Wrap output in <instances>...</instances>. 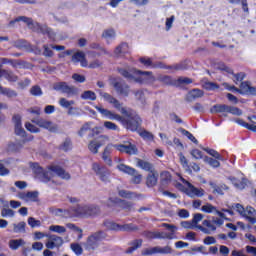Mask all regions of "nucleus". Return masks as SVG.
<instances>
[{
    "label": "nucleus",
    "instance_id": "11",
    "mask_svg": "<svg viewBox=\"0 0 256 256\" xmlns=\"http://www.w3.org/2000/svg\"><path fill=\"white\" fill-rule=\"evenodd\" d=\"M38 127L46 129L50 133H59V126L49 120L38 119L33 121Z\"/></svg>",
    "mask_w": 256,
    "mask_h": 256
},
{
    "label": "nucleus",
    "instance_id": "17",
    "mask_svg": "<svg viewBox=\"0 0 256 256\" xmlns=\"http://www.w3.org/2000/svg\"><path fill=\"white\" fill-rule=\"evenodd\" d=\"M63 245V238L57 235H51L46 242L47 249H55V247H61Z\"/></svg>",
    "mask_w": 256,
    "mask_h": 256
},
{
    "label": "nucleus",
    "instance_id": "15",
    "mask_svg": "<svg viewBox=\"0 0 256 256\" xmlns=\"http://www.w3.org/2000/svg\"><path fill=\"white\" fill-rule=\"evenodd\" d=\"M156 253H160L161 255H171V253H173V249H171L170 246H156L143 251V255H155Z\"/></svg>",
    "mask_w": 256,
    "mask_h": 256
},
{
    "label": "nucleus",
    "instance_id": "14",
    "mask_svg": "<svg viewBox=\"0 0 256 256\" xmlns=\"http://www.w3.org/2000/svg\"><path fill=\"white\" fill-rule=\"evenodd\" d=\"M180 181L182 182H176V187L182 192L186 193H199V190L195 188L189 181L185 180V178L180 177Z\"/></svg>",
    "mask_w": 256,
    "mask_h": 256
},
{
    "label": "nucleus",
    "instance_id": "40",
    "mask_svg": "<svg viewBox=\"0 0 256 256\" xmlns=\"http://www.w3.org/2000/svg\"><path fill=\"white\" fill-rule=\"evenodd\" d=\"M102 37L104 39H115V37H116L115 30H113V29L104 30L102 33Z\"/></svg>",
    "mask_w": 256,
    "mask_h": 256
},
{
    "label": "nucleus",
    "instance_id": "59",
    "mask_svg": "<svg viewBox=\"0 0 256 256\" xmlns=\"http://www.w3.org/2000/svg\"><path fill=\"white\" fill-rule=\"evenodd\" d=\"M72 144L71 141L69 139H66L61 145H60V149L62 151H69V149H71Z\"/></svg>",
    "mask_w": 256,
    "mask_h": 256
},
{
    "label": "nucleus",
    "instance_id": "57",
    "mask_svg": "<svg viewBox=\"0 0 256 256\" xmlns=\"http://www.w3.org/2000/svg\"><path fill=\"white\" fill-rule=\"evenodd\" d=\"M201 211H203L204 213H214V211H216V208L211 204H206L202 206Z\"/></svg>",
    "mask_w": 256,
    "mask_h": 256
},
{
    "label": "nucleus",
    "instance_id": "36",
    "mask_svg": "<svg viewBox=\"0 0 256 256\" xmlns=\"http://www.w3.org/2000/svg\"><path fill=\"white\" fill-rule=\"evenodd\" d=\"M141 245H143V240H141V239L134 240L131 243L130 248L126 251V253H132L133 251H137V249H139L141 247Z\"/></svg>",
    "mask_w": 256,
    "mask_h": 256
},
{
    "label": "nucleus",
    "instance_id": "25",
    "mask_svg": "<svg viewBox=\"0 0 256 256\" xmlns=\"http://www.w3.org/2000/svg\"><path fill=\"white\" fill-rule=\"evenodd\" d=\"M228 109L229 105L216 104L210 109V111L211 113H228Z\"/></svg>",
    "mask_w": 256,
    "mask_h": 256
},
{
    "label": "nucleus",
    "instance_id": "30",
    "mask_svg": "<svg viewBox=\"0 0 256 256\" xmlns=\"http://www.w3.org/2000/svg\"><path fill=\"white\" fill-rule=\"evenodd\" d=\"M81 99H84V101H95L97 99V94L91 90H87L81 94Z\"/></svg>",
    "mask_w": 256,
    "mask_h": 256
},
{
    "label": "nucleus",
    "instance_id": "63",
    "mask_svg": "<svg viewBox=\"0 0 256 256\" xmlns=\"http://www.w3.org/2000/svg\"><path fill=\"white\" fill-rule=\"evenodd\" d=\"M28 225H30V227H39L41 226V221L36 220L33 217L28 218Z\"/></svg>",
    "mask_w": 256,
    "mask_h": 256
},
{
    "label": "nucleus",
    "instance_id": "24",
    "mask_svg": "<svg viewBox=\"0 0 256 256\" xmlns=\"http://www.w3.org/2000/svg\"><path fill=\"white\" fill-rule=\"evenodd\" d=\"M201 97H203V91L200 89H194L188 93L187 100L195 101V99H199Z\"/></svg>",
    "mask_w": 256,
    "mask_h": 256
},
{
    "label": "nucleus",
    "instance_id": "27",
    "mask_svg": "<svg viewBox=\"0 0 256 256\" xmlns=\"http://www.w3.org/2000/svg\"><path fill=\"white\" fill-rule=\"evenodd\" d=\"M103 225L108 231H121V224H117L113 221H105Z\"/></svg>",
    "mask_w": 256,
    "mask_h": 256
},
{
    "label": "nucleus",
    "instance_id": "12",
    "mask_svg": "<svg viewBox=\"0 0 256 256\" xmlns=\"http://www.w3.org/2000/svg\"><path fill=\"white\" fill-rule=\"evenodd\" d=\"M114 149L120 151V153H127V155H137L138 150L135 144L131 142H126L124 144H116L114 145Z\"/></svg>",
    "mask_w": 256,
    "mask_h": 256
},
{
    "label": "nucleus",
    "instance_id": "39",
    "mask_svg": "<svg viewBox=\"0 0 256 256\" xmlns=\"http://www.w3.org/2000/svg\"><path fill=\"white\" fill-rule=\"evenodd\" d=\"M180 133H182V135H184L185 137H187V139L192 141V143H195L196 145L197 143H199V141H197V138H195V136H193V134H191L189 131L181 128Z\"/></svg>",
    "mask_w": 256,
    "mask_h": 256
},
{
    "label": "nucleus",
    "instance_id": "54",
    "mask_svg": "<svg viewBox=\"0 0 256 256\" xmlns=\"http://www.w3.org/2000/svg\"><path fill=\"white\" fill-rule=\"evenodd\" d=\"M71 249H72V251L75 252L76 255H82L83 254V248L81 247V245H79L77 243L71 244Z\"/></svg>",
    "mask_w": 256,
    "mask_h": 256
},
{
    "label": "nucleus",
    "instance_id": "38",
    "mask_svg": "<svg viewBox=\"0 0 256 256\" xmlns=\"http://www.w3.org/2000/svg\"><path fill=\"white\" fill-rule=\"evenodd\" d=\"M204 162L208 163V165H210V167H220L221 163L219 162V159H213L211 157H204Z\"/></svg>",
    "mask_w": 256,
    "mask_h": 256
},
{
    "label": "nucleus",
    "instance_id": "10",
    "mask_svg": "<svg viewBox=\"0 0 256 256\" xmlns=\"http://www.w3.org/2000/svg\"><path fill=\"white\" fill-rule=\"evenodd\" d=\"M52 87L54 91H59L60 93H65L66 95H75L77 93L75 86H69L67 82H56Z\"/></svg>",
    "mask_w": 256,
    "mask_h": 256
},
{
    "label": "nucleus",
    "instance_id": "61",
    "mask_svg": "<svg viewBox=\"0 0 256 256\" xmlns=\"http://www.w3.org/2000/svg\"><path fill=\"white\" fill-rule=\"evenodd\" d=\"M72 79L74 81H76V83H85V81H86L85 76H83L81 74H73Z\"/></svg>",
    "mask_w": 256,
    "mask_h": 256
},
{
    "label": "nucleus",
    "instance_id": "48",
    "mask_svg": "<svg viewBox=\"0 0 256 256\" xmlns=\"http://www.w3.org/2000/svg\"><path fill=\"white\" fill-rule=\"evenodd\" d=\"M171 181V173L169 172H162L161 173V183L162 185H167Z\"/></svg>",
    "mask_w": 256,
    "mask_h": 256
},
{
    "label": "nucleus",
    "instance_id": "16",
    "mask_svg": "<svg viewBox=\"0 0 256 256\" xmlns=\"http://www.w3.org/2000/svg\"><path fill=\"white\" fill-rule=\"evenodd\" d=\"M113 87L118 95H122L123 97H129V93L131 90L125 82H114Z\"/></svg>",
    "mask_w": 256,
    "mask_h": 256
},
{
    "label": "nucleus",
    "instance_id": "18",
    "mask_svg": "<svg viewBox=\"0 0 256 256\" xmlns=\"http://www.w3.org/2000/svg\"><path fill=\"white\" fill-rule=\"evenodd\" d=\"M72 63H80L81 67H87L89 62L85 58V52L78 51L72 56Z\"/></svg>",
    "mask_w": 256,
    "mask_h": 256
},
{
    "label": "nucleus",
    "instance_id": "34",
    "mask_svg": "<svg viewBox=\"0 0 256 256\" xmlns=\"http://www.w3.org/2000/svg\"><path fill=\"white\" fill-rule=\"evenodd\" d=\"M138 167H140V169H143L144 171H154L151 170L153 169V166L151 165V163L145 161V160H138L137 162Z\"/></svg>",
    "mask_w": 256,
    "mask_h": 256
},
{
    "label": "nucleus",
    "instance_id": "5",
    "mask_svg": "<svg viewBox=\"0 0 256 256\" xmlns=\"http://www.w3.org/2000/svg\"><path fill=\"white\" fill-rule=\"evenodd\" d=\"M101 213V210L97 206H78L75 209V215L76 217H82V218H87V217H97Z\"/></svg>",
    "mask_w": 256,
    "mask_h": 256
},
{
    "label": "nucleus",
    "instance_id": "49",
    "mask_svg": "<svg viewBox=\"0 0 256 256\" xmlns=\"http://www.w3.org/2000/svg\"><path fill=\"white\" fill-rule=\"evenodd\" d=\"M3 77H5V79H7V81H11L13 83H15V81H17V76H15V74H13V72L3 71Z\"/></svg>",
    "mask_w": 256,
    "mask_h": 256
},
{
    "label": "nucleus",
    "instance_id": "23",
    "mask_svg": "<svg viewBox=\"0 0 256 256\" xmlns=\"http://www.w3.org/2000/svg\"><path fill=\"white\" fill-rule=\"evenodd\" d=\"M128 49L129 45H127V43H122L116 47L114 55H116V57H123V55L127 53Z\"/></svg>",
    "mask_w": 256,
    "mask_h": 256
},
{
    "label": "nucleus",
    "instance_id": "43",
    "mask_svg": "<svg viewBox=\"0 0 256 256\" xmlns=\"http://www.w3.org/2000/svg\"><path fill=\"white\" fill-rule=\"evenodd\" d=\"M157 81H160V83H163L164 85H171L173 83L171 77L166 75H159Z\"/></svg>",
    "mask_w": 256,
    "mask_h": 256
},
{
    "label": "nucleus",
    "instance_id": "13",
    "mask_svg": "<svg viewBox=\"0 0 256 256\" xmlns=\"http://www.w3.org/2000/svg\"><path fill=\"white\" fill-rule=\"evenodd\" d=\"M101 241V233H95L88 237L84 246L86 247L87 251H95L99 246V242Z\"/></svg>",
    "mask_w": 256,
    "mask_h": 256
},
{
    "label": "nucleus",
    "instance_id": "19",
    "mask_svg": "<svg viewBox=\"0 0 256 256\" xmlns=\"http://www.w3.org/2000/svg\"><path fill=\"white\" fill-rule=\"evenodd\" d=\"M242 217H245L249 223L252 225L256 224V210L255 208L248 206L244 210V214Z\"/></svg>",
    "mask_w": 256,
    "mask_h": 256
},
{
    "label": "nucleus",
    "instance_id": "8",
    "mask_svg": "<svg viewBox=\"0 0 256 256\" xmlns=\"http://www.w3.org/2000/svg\"><path fill=\"white\" fill-rule=\"evenodd\" d=\"M134 75H137V81L139 83H155L157 81V78L153 75V72L151 71H141L137 69L132 70Z\"/></svg>",
    "mask_w": 256,
    "mask_h": 256
},
{
    "label": "nucleus",
    "instance_id": "42",
    "mask_svg": "<svg viewBox=\"0 0 256 256\" xmlns=\"http://www.w3.org/2000/svg\"><path fill=\"white\" fill-rule=\"evenodd\" d=\"M233 185L236 187V189H245L247 185V179H242V181L239 183L237 179L232 178L231 179Z\"/></svg>",
    "mask_w": 256,
    "mask_h": 256
},
{
    "label": "nucleus",
    "instance_id": "7",
    "mask_svg": "<svg viewBox=\"0 0 256 256\" xmlns=\"http://www.w3.org/2000/svg\"><path fill=\"white\" fill-rule=\"evenodd\" d=\"M117 169L119 171H122V173H126L127 175H130L131 179L130 181L132 183H135L136 185H139L141 181H143V175H141L135 168H131L125 164H119L117 166Z\"/></svg>",
    "mask_w": 256,
    "mask_h": 256
},
{
    "label": "nucleus",
    "instance_id": "55",
    "mask_svg": "<svg viewBox=\"0 0 256 256\" xmlns=\"http://www.w3.org/2000/svg\"><path fill=\"white\" fill-rule=\"evenodd\" d=\"M25 127L27 129V131H30V133H39V128L33 124H31V122H26Z\"/></svg>",
    "mask_w": 256,
    "mask_h": 256
},
{
    "label": "nucleus",
    "instance_id": "64",
    "mask_svg": "<svg viewBox=\"0 0 256 256\" xmlns=\"http://www.w3.org/2000/svg\"><path fill=\"white\" fill-rule=\"evenodd\" d=\"M205 89H208L209 91H213L215 89L219 88V85L215 82H206L204 85Z\"/></svg>",
    "mask_w": 256,
    "mask_h": 256
},
{
    "label": "nucleus",
    "instance_id": "3",
    "mask_svg": "<svg viewBox=\"0 0 256 256\" xmlns=\"http://www.w3.org/2000/svg\"><path fill=\"white\" fill-rule=\"evenodd\" d=\"M19 21L26 23V25H28L29 29H32V31H36L37 33H47L50 39H55V32H53V30L47 26H41L39 23L33 22L31 18H27L25 16H20L15 20L10 21L8 27H15V24L19 23Z\"/></svg>",
    "mask_w": 256,
    "mask_h": 256
},
{
    "label": "nucleus",
    "instance_id": "9",
    "mask_svg": "<svg viewBox=\"0 0 256 256\" xmlns=\"http://www.w3.org/2000/svg\"><path fill=\"white\" fill-rule=\"evenodd\" d=\"M106 143H109V136L102 135L90 141L88 144V149L91 151V153L96 155V153H99L100 147H103V145H106Z\"/></svg>",
    "mask_w": 256,
    "mask_h": 256
},
{
    "label": "nucleus",
    "instance_id": "6",
    "mask_svg": "<svg viewBox=\"0 0 256 256\" xmlns=\"http://www.w3.org/2000/svg\"><path fill=\"white\" fill-rule=\"evenodd\" d=\"M92 171L95 173L98 179L102 181V183H109L111 181L109 179L111 173L105 166L101 165L100 163H92Z\"/></svg>",
    "mask_w": 256,
    "mask_h": 256
},
{
    "label": "nucleus",
    "instance_id": "46",
    "mask_svg": "<svg viewBox=\"0 0 256 256\" xmlns=\"http://www.w3.org/2000/svg\"><path fill=\"white\" fill-rule=\"evenodd\" d=\"M204 217L205 216L201 213L194 214L192 223H194L196 229H197V227H199V225H197V224L201 223V221H203Z\"/></svg>",
    "mask_w": 256,
    "mask_h": 256
},
{
    "label": "nucleus",
    "instance_id": "4",
    "mask_svg": "<svg viewBox=\"0 0 256 256\" xmlns=\"http://www.w3.org/2000/svg\"><path fill=\"white\" fill-rule=\"evenodd\" d=\"M162 227H165L169 232H144V237H147V239H168L170 241L177 239V236L175 235V233H177V226L163 223Z\"/></svg>",
    "mask_w": 256,
    "mask_h": 256
},
{
    "label": "nucleus",
    "instance_id": "56",
    "mask_svg": "<svg viewBox=\"0 0 256 256\" xmlns=\"http://www.w3.org/2000/svg\"><path fill=\"white\" fill-rule=\"evenodd\" d=\"M31 95H34L35 97H40V95H43V91H41V87L34 86L30 89Z\"/></svg>",
    "mask_w": 256,
    "mask_h": 256
},
{
    "label": "nucleus",
    "instance_id": "52",
    "mask_svg": "<svg viewBox=\"0 0 256 256\" xmlns=\"http://www.w3.org/2000/svg\"><path fill=\"white\" fill-rule=\"evenodd\" d=\"M137 226L133 224L120 225V231H137Z\"/></svg>",
    "mask_w": 256,
    "mask_h": 256
},
{
    "label": "nucleus",
    "instance_id": "35",
    "mask_svg": "<svg viewBox=\"0 0 256 256\" xmlns=\"http://www.w3.org/2000/svg\"><path fill=\"white\" fill-rule=\"evenodd\" d=\"M54 214L57 215L58 217H65L66 219L69 217H73L71 211L65 209H56L54 211Z\"/></svg>",
    "mask_w": 256,
    "mask_h": 256
},
{
    "label": "nucleus",
    "instance_id": "47",
    "mask_svg": "<svg viewBox=\"0 0 256 256\" xmlns=\"http://www.w3.org/2000/svg\"><path fill=\"white\" fill-rule=\"evenodd\" d=\"M104 127L108 129L109 131H119V126L117 124L111 122V121H105Z\"/></svg>",
    "mask_w": 256,
    "mask_h": 256
},
{
    "label": "nucleus",
    "instance_id": "21",
    "mask_svg": "<svg viewBox=\"0 0 256 256\" xmlns=\"http://www.w3.org/2000/svg\"><path fill=\"white\" fill-rule=\"evenodd\" d=\"M14 125H15V133L16 135H19V137H25V129H23V126L21 125V116L15 115L13 117Z\"/></svg>",
    "mask_w": 256,
    "mask_h": 256
},
{
    "label": "nucleus",
    "instance_id": "44",
    "mask_svg": "<svg viewBox=\"0 0 256 256\" xmlns=\"http://www.w3.org/2000/svg\"><path fill=\"white\" fill-rule=\"evenodd\" d=\"M14 233H24L25 232V222H20L18 224H13Z\"/></svg>",
    "mask_w": 256,
    "mask_h": 256
},
{
    "label": "nucleus",
    "instance_id": "31",
    "mask_svg": "<svg viewBox=\"0 0 256 256\" xmlns=\"http://www.w3.org/2000/svg\"><path fill=\"white\" fill-rule=\"evenodd\" d=\"M60 107H63V109H70L75 105V100H67L66 98H60L58 101Z\"/></svg>",
    "mask_w": 256,
    "mask_h": 256
},
{
    "label": "nucleus",
    "instance_id": "62",
    "mask_svg": "<svg viewBox=\"0 0 256 256\" xmlns=\"http://www.w3.org/2000/svg\"><path fill=\"white\" fill-rule=\"evenodd\" d=\"M181 227H184V229H195L196 228L193 221H183V222H181Z\"/></svg>",
    "mask_w": 256,
    "mask_h": 256
},
{
    "label": "nucleus",
    "instance_id": "37",
    "mask_svg": "<svg viewBox=\"0 0 256 256\" xmlns=\"http://www.w3.org/2000/svg\"><path fill=\"white\" fill-rule=\"evenodd\" d=\"M49 231H52L53 233H58L59 235H63V233H67V229L64 226H59V225H51L49 227Z\"/></svg>",
    "mask_w": 256,
    "mask_h": 256
},
{
    "label": "nucleus",
    "instance_id": "2",
    "mask_svg": "<svg viewBox=\"0 0 256 256\" xmlns=\"http://www.w3.org/2000/svg\"><path fill=\"white\" fill-rule=\"evenodd\" d=\"M30 167L32 168L33 173H35L43 183H49V181L55 183L57 177L66 180L71 179V175L61 168V166H50L45 171L39 166V163H30Z\"/></svg>",
    "mask_w": 256,
    "mask_h": 256
},
{
    "label": "nucleus",
    "instance_id": "50",
    "mask_svg": "<svg viewBox=\"0 0 256 256\" xmlns=\"http://www.w3.org/2000/svg\"><path fill=\"white\" fill-rule=\"evenodd\" d=\"M179 159L183 169H185V171H191L189 169V161H187V158L184 155L179 154Z\"/></svg>",
    "mask_w": 256,
    "mask_h": 256
},
{
    "label": "nucleus",
    "instance_id": "22",
    "mask_svg": "<svg viewBox=\"0 0 256 256\" xmlns=\"http://www.w3.org/2000/svg\"><path fill=\"white\" fill-rule=\"evenodd\" d=\"M19 199L25 201V203H33L39 201V195L37 193H20L18 194Z\"/></svg>",
    "mask_w": 256,
    "mask_h": 256
},
{
    "label": "nucleus",
    "instance_id": "45",
    "mask_svg": "<svg viewBox=\"0 0 256 256\" xmlns=\"http://www.w3.org/2000/svg\"><path fill=\"white\" fill-rule=\"evenodd\" d=\"M87 67L89 69H101V67H103V62L100 60H93L87 65Z\"/></svg>",
    "mask_w": 256,
    "mask_h": 256
},
{
    "label": "nucleus",
    "instance_id": "28",
    "mask_svg": "<svg viewBox=\"0 0 256 256\" xmlns=\"http://www.w3.org/2000/svg\"><path fill=\"white\" fill-rule=\"evenodd\" d=\"M209 186L213 189V193H223V191H229V188L225 184L217 185L210 182Z\"/></svg>",
    "mask_w": 256,
    "mask_h": 256
},
{
    "label": "nucleus",
    "instance_id": "26",
    "mask_svg": "<svg viewBox=\"0 0 256 256\" xmlns=\"http://www.w3.org/2000/svg\"><path fill=\"white\" fill-rule=\"evenodd\" d=\"M22 245H25V241H23V239H12L8 242V246L10 249H12V251H17V249H19V247Z\"/></svg>",
    "mask_w": 256,
    "mask_h": 256
},
{
    "label": "nucleus",
    "instance_id": "20",
    "mask_svg": "<svg viewBox=\"0 0 256 256\" xmlns=\"http://www.w3.org/2000/svg\"><path fill=\"white\" fill-rule=\"evenodd\" d=\"M159 179V173L153 170L150 171L146 177V186L147 187H155L157 185V181Z\"/></svg>",
    "mask_w": 256,
    "mask_h": 256
},
{
    "label": "nucleus",
    "instance_id": "51",
    "mask_svg": "<svg viewBox=\"0 0 256 256\" xmlns=\"http://www.w3.org/2000/svg\"><path fill=\"white\" fill-rule=\"evenodd\" d=\"M228 113H231V115H237L238 117L243 115V111L235 106H228Z\"/></svg>",
    "mask_w": 256,
    "mask_h": 256
},
{
    "label": "nucleus",
    "instance_id": "29",
    "mask_svg": "<svg viewBox=\"0 0 256 256\" xmlns=\"http://www.w3.org/2000/svg\"><path fill=\"white\" fill-rule=\"evenodd\" d=\"M251 87V83L249 82H242L240 84V89L239 88H234V91L237 93H241V95H247L249 93V88Z\"/></svg>",
    "mask_w": 256,
    "mask_h": 256
},
{
    "label": "nucleus",
    "instance_id": "33",
    "mask_svg": "<svg viewBox=\"0 0 256 256\" xmlns=\"http://www.w3.org/2000/svg\"><path fill=\"white\" fill-rule=\"evenodd\" d=\"M0 95H5L8 99H15L18 96L17 91L11 88H4Z\"/></svg>",
    "mask_w": 256,
    "mask_h": 256
},
{
    "label": "nucleus",
    "instance_id": "60",
    "mask_svg": "<svg viewBox=\"0 0 256 256\" xmlns=\"http://www.w3.org/2000/svg\"><path fill=\"white\" fill-rule=\"evenodd\" d=\"M190 154L194 159H203V152L199 149H193Z\"/></svg>",
    "mask_w": 256,
    "mask_h": 256
},
{
    "label": "nucleus",
    "instance_id": "58",
    "mask_svg": "<svg viewBox=\"0 0 256 256\" xmlns=\"http://www.w3.org/2000/svg\"><path fill=\"white\" fill-rule=\"evenodd\" d=\"M204 151H206L208 155H211L212 157H215L216 159L221 160V155L218 154V152L215 151L214 149L204 148Z\"/></svg>",
    "mask_w": 256,
    "mask_h": 256
},
{
    "label": "nucleus",
    "instance_id": "41",
    "mask_svg": "<svg viewBox=\"0 0 256 256\" xmlns=\"http://www.w3.org/2000/svg\"><path fill=\"white\" fill-rule=\"evenodd\" d=\"M140 137H142V139H145V141H154L155 139V135L147 130L140 132Z\"/></svg>",
    "mask_w": 256,
    "mask_h": 256
},
{
    "label": "nucleus",
    "instance_id": "1",
    "mask_svg": "<svg viewBox=\"0 0 256 256\" xmlns=\"http://www.w3.org/2000/svg\"><path fill=\"white\" fill-rule=\"evenodd\" d=\"M99 95L105 103L112 105L114 109H117V111H120L123 114V116H121L103 107V105L94 106L98 113H100L101 117L109 119L110 121H124L127 129L130 131H137V129H139L141 125V117H139L137 112L123 107V103L107 92L99 91Z\"/></svg>",
    "mask_w": 256,
    "mask_h": 256
},
{
    "label": "nucleus",
    "instance_id": "53",
    "mask_svg": "<svg viewBox=\"0 0 256 256\" xmlns=\"http://www.w3.org/2000/svg\"><path fill=\"white\" fill-rule=\"evenodd\" d=\"M232 209H235L237 211V213H239V215H241L243 217V215H245V207H243V205L236 203L232 205Z\"/></svg>",
    "mask_w": 256,
    "mask_h": 256
},
{
    "label": "nucleus",
    "instance_id": "32",
    "mask_svg": "<svg viewBox=\"0 0 256 256\" xmlns=\"http://www.w3.org/2000/svg\"><path fill=\"white\" fill-rule=\"evenodd\" d=\"M3 209L1 210L2 217H13L15 215V212L9 208V204L6 202L3 205Z\"/></svg>",
    "mask_w": 256,
    "mask_h": 256
}]
</instances>
